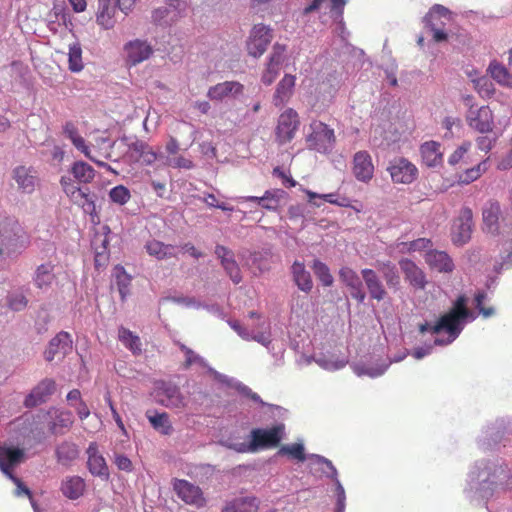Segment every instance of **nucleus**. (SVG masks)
<instances>
[{
  "instance_id": "obj_43",
  "label": "nucleus",
  "mask_w": 512,
  "mask_h": 512,
  "mask_svg": "<svg viewBox=\"0 0 512 512\" xmlns=\"http://www.w3.org/2000/svg\"><path fill=\"white\" fill-rule=\"evenodd\" d=\"M96 21L104 29H111L114 27L115 20V8L108 3H103L99 7V11L96 15Z\"/></svg>"
},
{
  "instance_id": "obj_32",
  "label": "nucleus",
  "mask_w": 512,
  "mask_h": 512,
  "mask_svg": "<svg viewBox=\"0 0 512 512\" xmlns=\"http://www.w3.org/2000/svg\"><path fill=\"white\" fill-rule=\"evenodd\" d=\"M85 488L84 479L74 475L62 480L60 490L66 498L76 500L84 494Z\"/></svg>"
},
{
  "instance_id": "obj_37",
  "label": "nucleus",
  "mask_w": 512,
  "mask_h": 512,
  "mask_svg": "<svg viewBox=\"0 0 512 512\" xmlns=\"http://www.w3.org/2000/svg\"><path fill=\"white\" fill-rule=\"evenodd\" d=\"M426 262L432 269L439 272H451L454 267L452 259L443 251L429 252L426 256Z\"/></svg>"
},
{
  "instance_id": "obj_6",
  "label": "nucleus",
  "mask_w": 512,
  "mask_h": 512,
  "mask_svg": "<svg viewBox=\"0 0 512 512\" xmlns=\"http://www.w3.org/2000/svg\"><path fill=\"white\" fill-rule=\"evenodd\" d=\"M285 434V426L283 424L275 425L269 429L255 428L251 431V441L247 449H239L238 451L256 452L260 449L277 447Z\"/></svg>"
},
{
  "instance_id": "obj_19",
  "label": "nucleus",
  "mask_w": 512,
  "mask_h": 512,
  "mask_svg": "<svg viewBox=\"0 0 512 512\" xmlns=\"http://www.w3.org/2000/svg\"><path fill=\"white\" fill-rule=\"evenodd\" d=\"M361 276L372 300L380 302L388 296L385 285L375 270L364 268L361 270Z\"/></svg>"
},
{
  "instance_id": "obj_9",
  "label": "nucleus",
  "mask_w": 512,
  "mask_h": 512,
  "mask_svg": "<svg viewBox=\"0 0 512 512\" xmlns=\"http://www.w3.org/2000/svg\"><path fill=\"white\" fill-rule=\"evenodd\" d=\"M468 126L481 133H490L494 128V115L489 106L481 107L471 106L466 114Z\"/></svg>"
},
{
  "instance_id": "obj_5",
  "label": "nucleus",
  "mask_w": 512,
  "mask_h": 512,
  "mask_svg": "<svg viewBox=\"0 0 512 512\" xmlns=\"http://www.w3.org/2000/svg\"><path fill=\"white\" fill-rule=\"evenodd\" d=\"M154 396L160 405L168 409L182 411L187 407V398L180 387L172 382L164 380L155 382Z\"/></svg>"
},
{
  "instance_id": "obj_61",
  "label": "nucleus",
  "mask_w": 512,
  "mask_h": 512,
  "mask_svg": "<svg viewBox=\"0 0 512 512\" xmlns=\"http://www.w3.org/2000/svg\"><path fill=\"white\" fill-rule=\"evenodd\" d=\"M470 147V144L467 143V144H463L461 145L460 147H458L449 157L448 159V162L449 164L451 165H456L458 164L462 158L464 157V155L466 154V152L468 151Z\"/></svg>"
},
{
  "instance_id": "obj_30",
  "label": "nucleus",
  "mask_w": 512,
  "mask_h": 512,
  "mask_svg": "<svg viewBox=\"0 0 512 512\" xmlns=\"http://www.w3.org/2000/svg\"><path fill=\"white\" fill-rule=\"evenodd\" d=\"M501 215V207L497 201H490L486 204L482 211V219L485 229L496 234L499 231V218Z\"/></svg>"
},
{
  "instance_id": "obj_52",
  "label": "nucleus",
  "mask_w": 512,
  "mask_h": 512,
  "mask_svg": "<svg viewBox=\"0 0 512 512\" xmlns=\"http://www.w3.org/2000/svg\"><path fill=\"white\" fill-rule=\"evenodd\" d=\"M109 198L115 204L124 205L130 200L131 194L128 188L118 185L110 190Z\"/></svg>"
},
{
  "instance_id": "obj_60",
  "label": "nucleus",
  "mask_w": 512,
  "mask_h": 512,
  "mask_svg": "<svg viewBox=\"0 0 512 512\" xmlns=\"http://www.w3.org/2000/svg\"><path fill=\"white\" fill-rule=\"evenodd\" d=\"M15 485H16V490H15V495L16 496H22V495H25L27 496L29 499H32L33 496H32V492L30 491V489L22 482V480L20 478H18L17 476H15L14 474L12 475V477H8Z\"/></svg>"
},
{
  "instance_id": "obj_39",
  "label": "nucleus",
  "mask_w": 512,
  "mask_h": 512,
  "mask_svg": "<svg viewBox=\"0 0 512 512\" xmlns=\"http://www.w3.org/2000/svg\"><path fill=\"white\" fill-rule=\"evenodd\" d=\"M488 72L499 85L512 88V73L500 62L494 60L489 64Z\"/></svg>"
},
{
  "instance_id": "obj_4",
  "label": "nucleus",
  "mask_w": 512,
  "mask_h": 512,
  "mask_svg": "<svg viewBox=\"0 0 512 512\" xmlns=\"http://www.w3.org/2000/svg\"><path fill=\"white\" fill-rule=\"evenodd\" d=\"M309 127L310 133L306 137L308 148L322 154L331 152L336 142L334 129L320 120H313Z\"/></svg>"
},
{
  "instance_id": "obj_41",
  "label": "nucleus",
  "mask_w": 512,
  "mask_h": 512,
  "mask_svg": "<svg viewBox=\"0 0 512 512\" xmlns=\"http://www.w3.org/2000/svg\"><path fill=\"white\" fill-rule=\"evenodd\" d=\"M74 178L81 183H90L95 177L94 168L86 162L76 161L71 167Z\"/></svg>"
},
{
  "instance_id": "obj_11",
  "label": "nucleus",
  "mask_w": 512,
  "mask_h": 512,
  "mask_svg": "<svg viewBox=\"0 0 512 512\" xmlns=\"http://www.w3.org/2000/svg\"><path fill=\"white\" fill-rule=\"evenodd\" d=\"M473 213L468 207L460 210L452 228V241L456 245H464L470 239L473 231Z\"/></svg>"
},
{
  "instance_id": "obj_8",
  "label": "nucleus",
  "mask_w": 512,
  "mask_h": 512,
  "mask_svg": "<svg viewBox=\"0 0 512 512\" xmlns=\"http://www.w3.org/2000/svg\"><path fill=\"white\" fill-rule=\"evenodd\" d=\"M299 125L298 113L292 108L286 109L278 118L275 129L276 141L280 145L290 142L294 138Z\"/></svg>"
},
{
  "instance_id": "obj_18",
  "label": "nucleus",
  "mask_w": 512,
  "mask_h": 512,
  "mask_svg": "<svg viewBox=\"0 0 512 512\" xmlns=\"http://www.w3.org/2000/svg\"><path fill=\"white\" fill-rule=\"evenodd\" d=\"M72 344V337L68 332H59L50 340L48 348L44 353L45 359L51 362L56 356L64 358L72 351Z\"/></svg>"
},
{
  "instance_id": "obj_50",
  "label": "nucleus",
  "mask_w": 512,
  "mask_h": 512,
  "mask_svg": "<svg viewBox=\"0 0 512 512\" xmlns=\"http://www.w3.org/2000/svg\"><path fill=\"white\" fill-rule=\"evenodd\" d=\"M279 455H288L293 459H296L300 462L305 461L306 456L304 452V446L301 443H295L292 445H284L279 451Z\"/></svg>"
},
{
  "instance_id": "obj_13",
  "label": "nucleus",
  "mask_w": 512,
  "mask_h": 512,
  "mask_svg": "<svg viewBox=\"0 0 512 512\" xmlns=\"http://www.w3.org/2000/svg\"><path fill=\"white\" fill-rule=\"evenodd\" d=\"M186 6L183 0H168L164 5L153 10L152 19L156 23L172 24L183 16Z\"/></svg>"
},
{
  "instance_id": "obj_38",
  "label": "nucleus",
  "mask_w": 512,
  "mask_h": 512,
  "mask_svg": "<svg viewBox=\"0 0 512 512\" xmlns=\"http://www.w3.org/2000/svg\"><path fill=\"white\" fill-rule=\"evenodd\" d=\"M441 145L435 141H429L422 144L420 151L423 162L429 166L433 167L442 162L443 154L440 150Z\"/></svg>"
},
{
  "instance_id": "obj_12",
  "label": "nucleus",
  "mask_w": 512,
  "mask_h": 512,
  "mask_svg": "<svg viewBox=\"0 0 512 512\" xmlns=\"http://www.w3.org/2000/svg\"><path fill=\"white\" fill-rule=\"evenodd\" d=\"M127 156L134 162L151 166L158 160L160 154L147 142L136 138L127 143Z\"/></svg>"
},
{
  "instance_id": "obj_23",
  "label": "nucleus",
  "mask_w": 512,
  "mask_h": 512,
  "mask_svg": "<svg viewBox=\"0 0 512 512\" xmlns=\"http://www.w3.org/2000/svg\"><path fill=\"white\" fill-rule=\"evenodd\" d=\"M285 52V46L276 44L273 47V52L269 58L266 69L264 70L261 81L265 85H271L277 76L279 75L281 64L283 61V55Z\"/></svg>"
},
{
  "instance_id": "obj_3",
  "label": "nucleus",
  "mask_w": 512,
  "mask_h": 512,
  "mask_svg": "<svg viewBox=\"0 0 512 512\" xmlns=\"http://www.w3.org/2000/svg\"><path fill=\"white\" fill-rule=\"evenodd\" d=\"M342 85V74L335 68L328 67L315 87L313 107H328L334 101Z\"/></svg>"
},
{
  "instance_id": "obj_7",
  "label": "nucleus",
  "mask_w": 512,
  "mask_h": 512,
  "mask_svg": "<svg viewBox=\"0 0 512 512\" xmlns=\"http://www.w3.org/2000/svg\"><path fill=\"white\" fill-rule=\"evenodd\" d=\"M172 487L177 497L185 504L196 508L206 505L207 501L202 489L188 480L175 478L172 481Z\"/></svg>"
},
{
  "instance_id": "obj_62",
  "label": "nucleus",
  "mask_w": 512,
  "mask_h": 512,
  "mask_svg": "<svg viewBox=\"0 0 512 512\" xmlns=\"http://www.w3.org/2000/svg\"><path fill=\"white\" fill-rule=\"evenodd\" d=\"M8 303L12 310L19 311L27 306L28 301L24 295L19 294L11 296Z\"/></svg>"
},
{
  "instance_id": "obj_14",
  "label": "nucleus",
  "mask_w": 512,
  "mask_h": 512,
  "mask_svg": "<svg viewBox=\"0 0 512 512\" xmlns=\"http://www.w3.org/2000/svg\"><path fill=\"white\" fill-rule=\"evenodd\" d=\"M271 40L272 33L269 27L263 24L255 25L247 42V50L249 55L253 57L261 56L266 51Z\"/></svg>"
},
{
  "instance_id": "obj_64",
  "label": "nucleus",
  "mask_w": 512,
  "mask_h": 512,
  "mask_svg": "<svg viewBox=\"0 0 512 512\" xmlns=\"http://www.w3.org/2000/svg\"><path fill=\"white\" fill-rule=\"evenodd\" d=\"M485 298V293H478L475 297L476 306L484 317H490L494 314V309L492 307L486 308L483 306V301Z\"/></svg>"
},
{
  "instance_id": "obj_36",
  "label": "nucleus",
  "mask_w": 512,
  "mask_h": 512,
  "mask_svg": "<svg viewBox=\"0 0 512 512\" xmlns=\"http://www.w3.org/2000/svg\"><path fill=\"white\" fill-rule=\"evenodd\" d=\"M70 200L81 206L85 213L92 217L96 216L95 195L91 193L88 188H79L75 191L73 196L70 197Z\"/></svg>"
},
{
  "instance_id": "obj_54",
  "label": "nucleus",
  "mask_w": 512,
  "mask_h": 512,
  "mask_svg": "<svg viewBox=\"0 0 512 512\" xmlns=\"http://www.w3.org/2000/svg\"><path fill=\"white\" fill-rule=\"evenodd\" d=\"M441 18L450 20L451 13L446 7L437 4L432 7L429 14L426 16V22H436Z\"/></svg>"
},
{
  "instance_id": "obj_26",
  "label": "nucleus",
  "mask_w": 512,
  "mask_h": 512,
  "mask_svg": "<svg viewBox=\"0 0 512 512\" xmlns=\"http://www.w3.org/2000/svg\"><path fill=\"white\" fill-rule=\"evenodd\" d=\"M51 421L49 423V430L55 435H62L66 433L73 425L74 418L71 411L58 410L49 412Z\"/></svg>"
},
{
  "instance_id": "obj_49",
  "label": "nucleus",
  "mask_w": 512,
  "mask_h": 512,
  "mask_svg": "<svg viewBox=\"0 0 512 512\" xmlns=\"http://www.w3.org/2000/svg\"><path fill=\"white\" fill-rule=\"evenodd\" d=\"M177 345L179 346V349L184 353V356H185L184 367L186 369L190 368L192 365H199L202 367H204L206 365L204 359L202 357H200L192 349L187 347L185 344L177 342Z\"/></svg>"
},
{
  "instance_id": "obj_2",
  "label": "nucleus",
  "mask_w": 512,
  "mask_h": 512,
  "mask_svg": "<svg viewBox=\"0 0 512 512\" xmlns=\"http://www.w3.org/2000/svg\"><path fill=\"white\" fill-rule=\"evenodd\" d=\"M469 314L465 296H459L452 308L433 324L432 334L445 332L448 334V343L453 342L462 332L463 322L468 318Z\"/></svg>"
},
{
  "instance_id": "obj_53",
  "label": "nucleus",
  "mask_w": 512,
  "mask_h": 512,
  "mask_svg": "<svg viewBox=\"0 0 512 512\" xmlns=\"http://www.w3.org/2000/svg\"><path fill=\"white\" fill-rule=\"evenodd\" d=\"M279 205V197L276 191L267 190L259 198V206L266 210H276Z\"/></svg>"
},
{
  "instance_id": "obj_45",
  "label": "nucleus",
  "mask_w": 512,
  "mask_h": 512,
  "mask_svg": "<svg viewBox=\"0 0 512 512\" xmlns=\"http://www.w3.org/2000/svg\"><path fill=\"white\" fill-rule=\"evenodd\" d=\"M323 463L326 464V466L330 470V477L335 480L336 483V496H337V503H336V512H344L345 509V491L343 486L341 485L340 481L337 479V470L333 466L332 462L330 460H327L325 458H322Z\"/></svg>"
},
{
  "instance_id": "obj_29",
  "label": "nucleus",
  "mask_w": 512,
  "mask_h": 512,
  "mask_svg": "<svg viewBox=\"0 0 512 512\" xmlns=\"http://www.w3.org/2000/svg\"><path fill=\"white\" fill-rule=\"evenodd\" d=\"M296 84V77L291 74H285L280 82L277 84L275 93L273 95V103L275 106H282L286 103L293 94Z\"/></svg>"
},
{
  "instance_id": "obj_15",
  "label": "nucleus",
  "mask_w": 512,
  "mask_h": 512,
  "mask_svg": "<svg viewBox=\"0 0 512 512\" xmlns=\"http://www.w3.org/2000/svg\"><path fill=\"white\" fill-rule=\"evenodd\" d=\"M352 173L355 178L363 183H368L374 176V164L371 155L361 150L354 154L352 161Z\"/></svg>"
},
{
  "instance_id": "obj_47",
  "label": "nucleus",
  "mask_w": 512,
  "mask_h": 512,
  "mask_svg": "<svg viewBox=\"0 0 512 512\" xmlns=\"http://www.w3.org/2000/svg\"><path fill=\"white\" fill-rule=\"evenodd\" d=\"M312 269L323 286H331L333 284V276L325 263L315 260Z\"/></svg>"
},
{
  "instance_id": "obj_1",
  "label": "nucleus",
  "mask_w": 512,
  "mask_h": 512,
  "mask_svg": "<svg viewBox=\"0 0 512 512\" xmlns=\"http://www.w3.org/2000/svg\"><path fill=\"white\" fill-rule=\"evenodd\" d=\"M63 134L68 138L76 149L81 151L87 158L96 163L100 167H108V165L100 160V158L110 159L114 143L107 138H99L96 140L98 149L91 151L86 145L84 138L80 135L78 127L72 121H67L63 125Z\"/></svg>"
},
{
  "instance_id": "obj_22",
  "label": "nucleus",
  "mask_w": 512,
  "mask_h": 512,
  "mask_svg": "<svg viewBox=\"0 0 512 512\" xmlns=\"http://www.w3.org/2000/svg\"><path fill=\"white\" fill-rule=\"evenodd\" d=\"M339 278L350 289L352 298L359 303H363L366 293L358 274L350 267H343L339 271Z\"/></svg>"
},
{
  "instance_id": "obj_56",
  "label": "nucleus",
  "mask_w": 512,
  "mask_h": 512,
  "mask_svg": "<svg viewBox=\"0 0 512 512\" xmlns=\"http://www.w3.org/2000/svg\"><path fill=\"white\" fill-rule=\"evenodd\" d=\"M485 168H482V164H478L475 167H472L470 169H466L464 173L460 176V180L463 183H470L475 180H477L482 173L484 172Z\"/></svg>"
},
{
  "instance_id": "obj_28",
  "label": "nucleus",
  "mask_w": 512,
  "mask_h": 512,
  "mask_svg": "<svg viewBox=\"0 0 512 512\" xmlns=\"http://www.w3.org/2000/svg\"><path fill=\"white\" fill-rule=\"evenodd\" d=\"M54 269L55 264L51 261L38 265L33 276L34 285L41 290L50 288L56 281Z\"/></svg>"
},
{
  "instance_id": "obj_48",
  "label": "nucleus",
  "mask_w": 512,
  "mask_h": 512,
  "mask_svg": "<svg viewBox=\"0 0 512 512\" xmlns=\"http://www.w3.org/2000/svg\"><path fill=\"white\" fill-rule=\"evenodd\" d=\"M69 69L73 72H79L83 68L82 63V50L79 44L75 43L70 45L69 53Z\"/></svg>"
},
{
  "instance_id": "obj_31",
  "label": "nucleus",
  "mask_w": 512,
  "mask_h": 512,
  "mask_svg": "<svg viewBox=\"0 0 512 512\" xmlns=\"http://www.w3.org/2000/svg\"><path fill=\"white\" fill-rule=\"evenodd\" d=\"M146 252L157 260H166L170 258H176V246L171 244H165L156 239H152L145 244Z\"/></svg>"
},
{
  "instance_id": "obj_25",
  "label": "nucleus",
  "mask_w": 512,
  "mask_h": 512,
  "mask_svg": "<svg viewBox=\"0 0 512 512\" xmlns=\"http://www.w3.org/2000/svg\"><path fill=\"white\" fill-rule=\"evenodd\" d=\"M399 266L410 285L417 289L425 288L427 283L425 274L412 260L401 259Z\"/></svg>"
},
{
  "instance_id": "obj_46",
  "label": "nucleus",
  "mask_w": 512,
  "mask_h": 512,
  "mask_svg": "<svg viewBox=\"0 0 512 512\" xmlns=\"http://www.w3.org/2000/svg\"><path fill=\"white\" fill-rule=\"evenodd\" d=\"M115 277H116V284H117L121 299L125 300L126 296L129 294V286L131 284V277L126 273V271L124 270L123 267H119V266H117L115 268Z\"/></svg>"
},
{
  "instance_id": "obj_33",
  "label": "nucleus",
  "mask_w": 512,
  "mask_h": 512,
  "mask_svg": "<svg viewBox=\"0 0 512 512\" xmlns=\"http://www.w3.org/2000/svg\"><path fill=\"white\" fill-rule=\"evenodd\" d=\"M258 509V499L253 496H245L226 502L222 512H257Z\"/></svg>"
},
{
  "instance_id": "obj_42",
  "label": "nucleus",
  "mask_w": 512,
  "mask_h": 512,
  "mask_svg": "<svg viewBox=\"0 0 512 512\" xmlns=\"http://www.w3.org/2000/svg\"><path fill=\"white\" fill-rule=\"evenodd\" d=\"M118 338L133 354L141 353L142 349L140 338L129 329L120 327L118 330Z\"/></svg>"
},
{
  "instance_id": "obj_20",
  "label": "nucleus",
  "mask_w": 512,
  "mask_h": 512,
  "mask_svg": "<svg viewBox=\"0 0 512 512\" xmlns=\"http://www.w3.org/2000/svg\"><path fill=\"white\" fill-rule=\"evenodd\" d=\"M124 50L127 63L133 66L147 60L153 53L151 45L139 39L129 41Z\"/></svg>"
},
{
  "instance_id": "obj_63",
  "label": "nucleus",
  "mask_w": 512,
  "mask_h": 512,
  "mask_svg": "<svg viewBox=\"0 0 512 512\" xmlns=\"http://www.w3.org/2000/svg\"><path fill=\"white\" fill-rule=\"evenodd\" d=\"M60 184L65 192V194L70 198L73 196L76 190H78L80 187L76 186L71 178L67 176H62L60 179Z\"/></svg>"
},
{
  "instance_id": "obj_51",
  "label": "nucleus",
  "mask_w": 512,
  "mask_h": 512,
  "mask_svg": "<svg viewBox=\"0 0 512 512\" xmlns=\"http://www.w3.org/2000/svg\"><path fill=\"white\" fill-rule=\"evenodd\" d=\"M306 193L309 198V201H312V199L314 198H321L330 204H335L341 207L349 206V199L347 197L338 198L335 193L317 194L312 191H307Z\"/></svg>"
},
{
  "instance_id": "obj_24",
  "label": "nucleus",
  "mask_w": 512,
  "mask_h": 512,
  "mask_svg": "<svg viewBox=\"0 0 512 512\" xmlns=\"http://www.w3.org/2000/svg\"><path fill=\"white\" fill-rule=\"evenodd\" d=\"M244 86L237 81H225L212 86L207 93L211 100L221 101L228 97H237L242 94Z\"/></svg>"
},
{
  "instance_id": "obj_27",
  "label": "nucleus",
  "mask_w": 512,
  "mask_h": 512,
  "mask_svg": "<svg viewBox=\"0 0 512 512\" xmlns=\"http://www.w3.org/2000/svg\"><path fill=\"white\" fill-rule=\"evenodd\" d=\"M55 391V381L52 379L42 380L26 397L25 405L33 407L46 401Z\"/></svg>"
},
{
  "instance_id": "obj_58",
  "label": "nucleus",
  "mask_w": 512,
  "mask_h": 512,
  "mask_svg": "<svg viewBox=\"0 0 512 512\" xmlns=\"http://www.w3.org/2000/svg\"><path fill=\"white\" fill-rule=\"evenodd\" d=\"M230 326L232 327L233 330H235L239 336H241L243 339H246V340H249V339H254L258 342H261L263 343L264 341V337L263 335H259V336H256V335H252L250 334L246 328H244L238 321H231L230 322Z\"/></svg>"
},
{
  "instance_id": "obj_59",
  "label": "nucleus",
  "mask_w": 512,
  "mask_h": 512,
  "mask_svg": "<svg viewBox=\"0 0 512 512\" xmlns=\"http://www.w3.org/2000/svg\"><path fill=\"white\" fill-rule=\"evenodd\" d=\"M224 270L234 284H239L242 281L241 271L236 260L232 261L231 265L225 266Z\"/></svg>"
},
{
  "instance_id": "obj_55",
  "label": "nucleus",
  "mask_w": 512,
  "mask_h": 512,
  "mask_svg": "<svg viewBox=\"0 0 512 512\" xmlns=\"http://www.w3.org/2000/svg\"><path fill=\"white\" fill-rule=\"evenodd\" d=\"M215 255L220 260L223 268L227 265H231L232 261L235 260L233 251L223 245H216Z\"/></svg>"
},
{
  "instance_id": "obj_44",
  "label": "nucleus",
  "mask_w": 512,
  "mask_h": 512,
  "mask_svg": "<svg viewBox=\"0 0 512 512\" xmlns=\"http://www.w3.org/2000/svg\"><path fill=\"white\" fill-rule=\"evenodd\" d=\"M147 417L152 427L161 434L170 435L173 432L168 413H155L154 415H147Z\"/></svg>"
},
{
  "instance_id": "obj_17",
  "label": "nucleus",
  "mask_w": 512,
  "mask_h": 512,
  "mask_svg": "<svg viewBox=\"0 0 512 512\" xmlns=\"http://www.w3.org/2000/svg\"><path fill=\"white\" fill-rule=\"evenodd\" d=\"M12 178L17 183L18 189L26 194L33 193L39 183L37 171L33 167L24 165L13 169Z\"/></svg>"
},
{
  "instance_id": "obj_16",
  "label": "nucleus",
  "mask_w": 512,
  "mask_h": 512,
  "mask_svg": "<svg viewBox=\"0 0 512 512\" xmlns=\"http://www.w3.org/2000/svg\"><path fill=\"white\" fill-rule=\"evenodd\" d=\"M25 452L23 449L13 446L0 445V470L7 477H12L16 466L24 462Z\"/></svg>"
},
{
  "instance_id": "obj_35",
  "label": "nucleus",
  "mask_w": 512,
  "mask_h": 512,
  "mask_svg": "<svg viewBox=\"0 0 512 512\" xmlns=\"http://www.w3.org/2000/svg\"><path fill=\"white\" fill-rule=\"evenodd\" d=\"M55 456L59 464L70 466L79 457L78 446L74 442L63 441L56 446Z\"/></svg>"
},
{
  "instance_id": "obj_57",
  "label": "nucleus",
  "mask_w": 512,
  "mask_h": 512,
  "mask_svg": "<svg viewBox=\"0 0 512 512\" xmlns=\"http://www.w3.org/2000/svg\"><path fill=\"white\" fill-rule=\"evenodd\" d=\"M427 26L432 31V38L435 42H442L447 40V33L444 31L445 23L441 22L438 24L437 22H427Z\"/></svg>"
},
{
  "instance_id": "obj_40",
  "label": "nucleus",
  "mask_w": 512,
  "mask_h": 512,
  "mask_svg": "<svg viewBox=\"0 0 512 512\" xmlns=\"http://www.w3.org/2000/svg\"><path fill=\"white\" fill-rule=\"evenodd\" d=\"M385 283L389 289L397 291L400 288L401 278L398 269L391 261H386L378 266Z\"/></svg>"
},
{
  "instance_id": "obj_34",
  "label": "nucleus",
  "mask_w": 512,
  "mask_h": 512,
  "mask_svg": "<svg viewBox=\"0 0 512 512\" xmlns=\"http://www.w3.org/2000/svg\"><path fill=\"white\" fill-rule=\"evenodd\" d=\"M291 273L294 283L297 287L305 292H311L313 281L309 271L306 270L303 262L295 261L291 266Z\"/></svg>"
},
{
  "instance_id": "obj_10",
  "label": "nucleus",
  "mask_w": 512,
  "mask_h": 512,
  "mask_svg": "<svg viewBox=\"0 0 512 512\" xmlns=\"http://www.w3.org/2000/svg\"><path fill=\"white\" fill-rule=\"evenodd\" d=\"M387 170L392 181L397 184H410L418 177L417 167L404 157L390 161Z\"/></svg>"
},
{
  "instance_id": "obj_21",
  "label": "nucleus",
  "mask_w": 512,
  "mask_h": 512,
  "mask_svg": "<svg viewBox=\"0 0 512 512\" xmlns=\"http://www.w3.org/2000/svg\"><path fill=\"white\" fill-rule=\"evenodd\" d=\"M87 468L89 472L98 477L108 478L109 470L105 458L99 453L96 442H91L87 448Z\"/></svg>"
}]
</instances>
